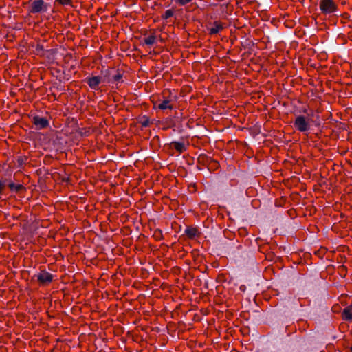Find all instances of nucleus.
Wrapping results in <instances>:
<instances>
[{
	"mask_svg": "<svg viewBox=\"0 0 352 352\" xmlns=\"http://www.w3.org/2000/svg\"><path fill=\"white\" fill-rule=\"evenodd\" d=\"M47 8L48 6L44 1L34 0L31 3L29 12L32 14L45 12L47 10Z\"/></svg>",
	"mask_w": 352,
	"mask_h": 352,
	"instance_id": "obj_1",
	"label": "nucleus"
},
{
	"mask_svg": "<svg viewBox=\"0 0 352 352\" xmlns=\"http://www.w3.org/2000/svg\"><path fill=\"white\" fill-rule=\"evenodd\" d=\"M294 125L300 132H305L310 128L309 119L303 116H298L296 118Z\"/></svg>",
	"mask_w": 352,
	"mask_h": 352,
	"instance_id": "obj_2",
	"label": "nucleus"
},
{
	"mask_svg": "<svg viewBox=\"0 0 352 352\" xmlns=\"http://www.w3.org/2000/svg\"><path fill=\"white\" fill-rule=\"evenodd\" d=\"M320 8L322 13L331 14L336 10L337 7L333 0H321Z\"/></svg>",
	"mask_w": 352,
	"mask_h": 352,
	"instance_id": "obj_3",
	"label": "nucleus"
},
{
	"mask_svg": "<svg viewBox=\"0 0 352 352\" xmlns=\"http://www.w3.org/2000/svg\"><path fill=\"white\" fill-rule=\"evenodd\" d=\"M104 77L92 76L87 78V82L89 86L94 89H98V85L102 82H105Z\"/></svg>",
	"mask_w": 352,
	"mask_h": 352,
	"instance_id": "obj_4",
	"label": "nucleus"
},
{
	"mask_svg": "<svg viewBox=\"0 0 352 352\" xmlns=\"http://www.w3.org/2000/svg\"><path fill=\"white\" fill-rule=\"evenodd\" d=\"M33 122L38 129L46 128L49 125V122L47 119L38 116L34 117Z\"/></svg>",
	"mask_w": 352,
	"mask_h": 352,
	"instance_id": "obj_5",
	"label": "nucleus"
},
{
	"mask_svg": "<svg viewBox=\"0 0 352 352\" xmlns=\"http://www.w3.org/2000/svg\"><path fill=\"white\" fill-rule=\"evenodd\" d=\"M38 280L42 284H47L52 280V275L47 272H43L37 276Z\"/></svg>",
	"mask_w": 352,
	"mask_h": 352,
	"instance_id": "obj_6",
	"label": "nucleus"
},
{
	"mask_svg": "<svg viewBox=\"0 0 352 352\" xmlns=\"http://www.w3.org/2000/svg\"><path fill=\"white\" fill-rule=\"evenodd\" d=\"M170 147L175 148L179 153H182L186 150L185 145L183 142H173L170 143Z\"/></svg>",
	"mask_w": 352,
	"mask_h": 352,
	"instance_id": "obj_7",
	"label": "nucleus"
},
{
	"mask_svg": "<svg viewBox=\"0 0 352 352\" xmlns=\"http://www.w3.org/2000/svg\"><path fill=\"white\" fill-rule=\"evenodd\" d=\"M342 318L345 320H352V307H346L342 311Z\"/></svg>",
	"mask_w": 352,
	"mask_h": 352,
	"instance_id": "obj_8",
	"label": "nucleus"
},
{
	"mask_svg": "<svg viewBox=\"0 0 352 352\" xmlns=\"http://www.w3.org/2000/svg\"><path fill=\"white\" fill-rule=\"evenodd\" d=\"M221 30H223L222 25L220 23L215 21L213 23V25L209 29V32L210 34H215L219 32Z\"/></svg>",
	"mask_w": 352,
	"mask_h": 352,
	"instance_id": "obj_9",
	"label": "nucleus"
},
{
	"mask_svg": "<svg viewBox=\"0 0 352 352\" xmlns=\"http://www.w3.org/2000/svg\"><path fill=\"white\" fill-rule=\"evenodd\" d=\"M185 233L190 239H194L199 234L198 230L195 228H186Z\"/></svg>",
	"mask_w": 352,
	"mask_h": 352,
	"instance_id": "obj_10",
	"label": "nucleus"
},
{
	"mask_svg": "<svg viewBox=\"0 0 352 352\" xmlns=\"http://www.w3.org/2000/svg\"><path fill=\"white\" fill-rule=\"evenodd\" d=\"M157 107L162 110H165L166 109H173V106L170 104V101L168 100H164L160 104H158Z\"/></svg>",
	"mask_w": 352,
	"mask_h": 352,
	"instance_id": "obj_11",
	"label": "nucleus"
},
{
	"mask_svg": "<svg viewBox=\"0 0 352 352\" xmlns=\"http://www.w3.org/2000/svg\"><path fill=\"white\" fill-rule=\"evenodd\" d=\"M156 40V36L153 34L148 36V37L144 38V43L147 45H152L155 43Z\"/></svg>",
	"mask_w": 352,
	"mask_h": 352,
	"instance_id": "obj_12",
	"label": "nucleus"
},
{
	"mask_svg": "<svg viewBox=\"0 0 352 352\" xmlns=\"http://www.w3.org/2000/svg\"><path fill=\"white\" fill-rule=\"evenodd\" d=\"M8 186L12 190H15L16 192H19L23 189V186L21 184L15 185L14 183H10Z\"/></svg>",
	"mask_w": 352,
	"mask_h": 352,
	"instance_id": "obj_13",
	"label": "nucleus"
},
{
	"mask_svg": "<svg viewBox=\"0 0 352 352\" xmlns=\"http://www.w3.org/2000/svg\"><path fill=\"white\" fill-rule=\"evenodd\" d=\"M173 14H174V12H173L171 9H170V10H167L165 12L164 14L162 16V17H163V19H168V18H170V17L173 16Z\"/></svg>",
	"mask_w": 352,
	"mask_h": 352,
	"instance_id": "obj_14",
	"label": "nucleus"
},
{
	"mask_svg": "<svg viewBox=\"0 0 352 352\" xmlns=\"http://www.w3.org/2000/svg\"><path fill=\"white\" fill-rule=\"evenodd\" d=\"M56 2L59 3L61 5H70L72 3V0H56Z\"/></svg>",
	"mask_w": 352,
	"mask_h": 352,
	"instance_id": "obj_15",
	"label": "nucleus"
},
{
	"mask_svg": "<svg viewBox=\"0 0 352 352\" xmlns=\"http://www.w3.org/2000/svg\"><path fill=\"white\" fill-rule=\"evenodd\" d=\"M141 124L142 126L146 127L148 126L150 124V120L148 118H145L142 121H141Z\"/></svg>",
	"mask_w": 352,
	"mask_h": 352,
	"instance_id": "obj_16",
	"label": "nucleus"
},
{
	"mask_svg": "<svg viewBox=\"0 0 352 352\" xmlns=\"http://www.w3.org/2000/svg\"><path fill=\"white\" fill-rule=\"evenodd\" d=\"M122 78V75L118 73L113 76V82H118L121 80Z\"/></svg>",
	"mask_w": 352,
	"mask_h": 352,
	"instance_id": "obj_17",
	"label": "nucleus"
},
{
	"mask_svg": "<svg viewBox=\"0 0 352 352\" xmlns=\"http://www.w3.org/2000/svg\"><path fill=\"white\" fill-rule=\"evenodd\" d=\"M192 0H175L177 3H179V4L184 6L189 2H190Z\"/></svg>",
	"mask_w": 352,
	"mask_h": 352,
	"instance_id": "obj_18",
	"label": "nucleus"
},
{
	"mask_svg": "<svg viewBox=\"0 0 352 352\" xmlns=\"http://www.w3.org/2000/svg\"><path fill=\"white\" fill-rule=\"evenodd\" d=\"M6 186V184L1 181H0V193L2 192L3 190Z\"/></svg>",
	"mask_w": 352,
	"mask_h": 352,
	"instance_id": "obj_19",
	"label": "nucleus"
},
{
	"mask_svg": "<svg viewBox=\"0 0 352 352\" xmlns=\"http://www.w3.org/2000/svg\"><path fill=\"white\" fill-rule=\"evenodd\" d=\"M36 50H43V47H42V46H41L40 45H38L36 46Z\"/></svg>",
	"mask_w": 352,
	"mask_h": 352,
	"instance_id": "obj_20",
	"label": "nucleus"
},
{
	"mask_svg": "<svg viewBox=\"0 0 352 352\" xmlns=\"http://www.w3.org/2000/svg\"><path fill=\"white\" fill-rule=\"evenodd\" d=\"M351 352H352V346L351 347Z\"/></svg>",
	"mask_w": 352,
	"mask_h": 352,
	"instance_id": "obj_21",
	"label": "nucleus"
}]
</instances>
